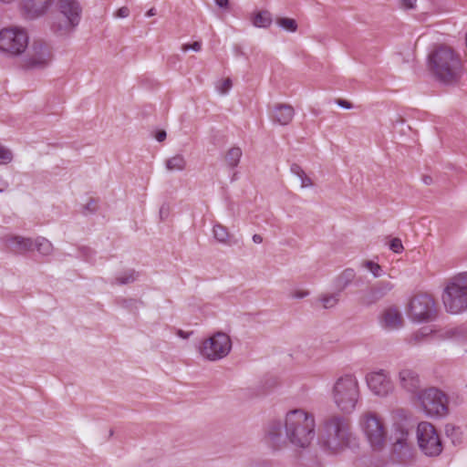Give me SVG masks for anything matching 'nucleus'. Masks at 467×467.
<instances>
[{"instance_id": "nucleus-1", "label": "nucleus", "mask_w": 467, "mask_h": 467, "mask_svg": "<svg viewBox=\"0 0 467 467\" xmlns=\"http://www.w3.org/2000/svg\"><path fill=\"white\" fill-rule=\"evenodd\" d=\"M315 419L311 413L296 409L286 413L285 420H271L265 431V442L274 450H281L288 442L306 448L315 437Z\"/></svg>"}, {"instance_id": "nucleus-2", "label": "nucleus", "mask_w": 467, "mask_h": 467, "mask_svg": "<svg viewBox=\"0 0 467 467\" xmlns=\"http://www.w3.org/2000/svg\"><path fill=\"white\" fill-rule=\"evenodd\" d=\"M428 68L434 79L445 86L458 84L463 75L460 54L444 44L437 45L429 53Z\"/></svg>"}, {"instance_id": "nucleus-3", "label": "nucleus", "mask_w": 467, "mask_h": 467, "mask_svg": "<svg viewBox=\"0 0 467 467\" xmlns=\"http://www.w3.org/2000/svg\"><path fill=\"white\" fill-rule=\"evenodd\" d=\"M355 441L349 418L333 414L325 419L320 436V444L325 450L337 453L355 444Z\"/></svg>"}, {"instance_id": "nucleus-4", "label": "nucleus", "mask_w": 467, "mask_h": 467, "mask_svg": "<svg viewBox=\"0 0 467 467\" xmlns=\"http://www.w3.org/2000/svg\"><path fill=\"white\" fill-rule=\"evenodd\" d=\"M442 302L451 314H462L467 310V272L460 273L448 281Z\"/></svg>"}, {"instance_id": "nucleus-5", "label": "nucleus", "mask_w": 467, "mask_h": 467, "mask_svg": "<svg viewBox=\"0 0 467 467\" xmlns=\"http://www.w3.org/2000/svg\"><path fill=\"white\" fill-rule=\"evenodd\" d=\"M332 396L337 407L345 413H351L359 399L358 383L352 375H345L337 379Z\"/></svg>"}, {"instance_id": "nucleus-6", "label": "nucleus", "mask_w": 467, "mask_h": 467, "mask_svg": "<svg viewBox=\"0 0 467 467\" xmlns=\"http://www.w3.org/2000/svg\"><path fill=\"white\" fill-rule=\"evenodd\" d=\"M409 318L412 321H435L441 317V307L429 294L414 295L406 308Z\"/></svg>"}, {"instance_id": "nucleus-7", "label": "nucleus", "mask_w": 467, "mask_h": 467, "mask_svg": "<svg viewBox=\"0 0 467 467\" xmlns=\"http://www.w3.org/2000/svg\"><path fill=\"white\" fill-rule=\"evenodd\" d=\"M359 424L372 450L381 451L386 446L388 437L383 420L377 413L366 411L360 416Z\"/></svg>"}, {"instance_id": "nucleus-8", "label": "nucleus", "mask_w": 467, "mask_h": 467, "mask_svg": "<svg viewBox=\"0 0 467 467\" xmlns=\"http://www.w3.org/2000/svg\"><path fill=\"white\" fill-rule=\"evenodd\" d=\"M418 400L428 416L443 417L448 413L447 395L435 387L420 391Z\"/></svg>"}, {"instance_id": "nucleus-9", "label": "nucleus", "mask_w": 467, "mask_h": 467, "mask_svg": "<svg viewBox=\"0 0 467 467\" xmlns=\"http://www.w3.org/2000/svg\"><path fill=\"white\" fill-rule=\"evenodd\" d=\"M232 348L230 337L223 332H216L202 341L199 352L204 358L215 361L226 357Z\"/></svg>"}, {"instance_id": "nucleus-10", "label": "nucleus", "mask_w": 467, "mask_h": 467, "mask_svg": "<svg viewBox=\"0 0 467 467\" xmlns=\"http://www.w3.org/2000/svg\"><path fill=\"white\" fill-rule=\"evenodd\" d=\"M417 440L420 451L429 457H435L442 451V442L435 427L421 421L417 427Z\"/></svg>"}, {"instance_id": "nucleus-11", "label": "nucleus", "mask_w": 467, "mask_h": 467, "mask_svg": "<svg viewBox=\"0 0 467 467\" xmlns=\"http://www.w3.org/2000/svg\"><path fill=\"white\" fill-rule=\"evenodd\" d=\"M28 45V36L24 30L6 28L0 31V50L11 55H20Z\"/></svg>"}, {"instance_id": "nucleus-12", "label": "nucleus", "mask_w": 467, "mask_h": 467, "mask_svg": "<svg viewBox=\"0 0 467 467\" xmlns=\"http://www.w3.org/2000/svg\"><path fill=\"white\" fill-rule=\"evenodd\" d=\"M462 334V330L460 327H446L441 330L432 326H424L411 334L408 341L410 344H418L428 339L458 338Z\"/></svg>"}, {"instance_id": "nucleus-13", "label": "nucleus", "mask_w": 467, "mask_h": 467, "mask_svg": "<svg viewBox=\"0 0 467 467\" xmlns=\"http://www.w3.org/2000/svg\"><path fill=\"white\" fill-rule=\"evenodd\" d=\"M58 9L66 18L64 24L52 25V29L56 33H62L67 28L77 26L80 21L81 8L76 0H58Z\"/></svg>"}, {"instance_id": "nucleus-14", "label": "nucleus", "mask_w": 467, "mask_h": 467, "mask_svg": "<svg viewBox=\"0 0 467 467\" xmlns=\"http://www.w3.org/2000/svg\"><path fill=\"white\" fill-rule=\"evenodd\" d=\"M49 47L42 40H35L24 61L23 67L26 69L43 68L51 60Z\"/></svg>"}, {"instance_id": "nucleus-15", "label": "nucleus", "mask_w": 467, "mask_h": 467, "mask_svg": "<svg viewBox=\"0 0 467 467\" xmlns=\"http://www.w3.org/2000/svg\"><path fill=\"white\" fill-rule=\"evenodd\" d=\"M408 439V431L400 430L396 432L391 449V459L394 462L407 463L412 458V445Z\"/></svg>"}, {"instance_id": "nucleus-16", "label": "nucleus", "mask_w": 467, "mask_h": 467, "mask_svg": "<svg viewBox=\"0 0 467 467\" xmlns=\"http://www.w3.org/2000/svg\"><path fill=\"white\" fill-rule=\"evenodd\" d=\"M366 379L369 389L378 396L386 397L393 390L390 378L382 369L368 374Z\"/></svg>"}, {"instance_id": "nucleus-17", "label": "nucleus", "mask_w": 467, "mask_h": 467, "mask_svg": "<svg viewBox=\"0 0 467 467\" xmlns=\"http://www.w3.org/2000/svg\"><path fill=\"white\" fill-rule=\"evenodd\" d=\"M394 285L389 281H380L362 293L359 303L363 306H371L393 289Z\"/></svg>"}, {"instance_id": "nucleus-18", "label": "nucleus", "mask_w": 467, "mask_h": 467, "mask_svg": "<svg viewBox=\"0 0 467 467\" xmlns=\"http://www.w3.org/2000/svg\"><path fill=\"white\" fill-rule=\"evenodd\" d=\"M4 3H10L14 0H1ZM54 0H19L21 9L27 18L34 19L44 15Z\"/></svg>"}, {"instance_id": "nucleus-19", "label": "nucleus", "mask_w": 467, "mask_h": 467, "mask_svg": "<svg viewBox=\"0 0 467 467\" xmlns=\"http://www.w3.org/2000/svg\"><path fill=\"white\" fill-rule=\"evenodd\" d=\"M399 381L400 387L412 394H419L420 388V379L416 371L410 368H403L399 372Z\"/></svg>"}, {"instance_id": "nucleus-20", "label": "nucleus", "mask_w": 467, "mask_h": 467, "mask_svg": "<svg viewBox=\"0 0 467 467\" xmlns=\"http://www.w3.org/2000/svg\"><path fill=\"white\" fill-rule=\"evenodd\" d=\"M33 239L20 235H10L6 237L5 244L9 250L17 254H25L34 251Z\"/></svg>"}, {"instance_id": "nucleus-21", "label": "nucleus", "mask_w": 467, "mask_h": 467, "mask_svg": "<svg viewBox=\"0 0 467 467\" xmlns=\"http://www.w3.org/2000/svg\"><path fill=\"white\" fill-rule=\"evenodd\" d=\"M294 115L295 109L291 105L279 103L274 107L271 119L275 123L285 126L291 122Z\"/></svg>"}, {"instance_id": "nucleus-22", "label": "nucleus", "mask_w": 467, "mask_h": 467, "mask_svg": "<svg viewBox=\"0 0 467 467\" xmlns=\"http://www.w3.org/2000/svg\"><path fill=\"white\" fill-rule=\"evenodd\" d=\"M213 237L218 243L232 246L237 244L238 241L232 235L228 229L221 223H215L213 227Z\"/></svg>"}, {"instance_id": "nucleus-23", "label": "nucleus", "mask_w": 467, "mask_h": 467, "mask_svg": "<svg viewBox=\"0 0 467 467\" xmlns=\"http://www.w3.org/2000/svg\"><path fill=\"white\" fill-rule=\"evenodd\" d=\"M116 302L119 306L134 315H136L138 310L144 305L141 300L125 297H119L116 299Z\"/></svg>"}, {"instance_id": "nucleus-24", "label": "nucleus", "mask_w": 467, "mask_h": 467, "mask_svg": "<svg viewBox=\"0 0 467 467\" xmlns=\"http://www.w3.org/2000/svg\"><path fill=\"white\" fill-rule=\"evenodd\" d=\"M272 16L269 11L262 10L255 13L252 18V23L256 27L266 28L272 24Z\"/></svg>"}, {"instance_id": "nucleus-25", "label": "nucleus", "mask_w": 467, "mask_h": 467, "mask_svg": "<svg viewBox=\"0 0 467 467\" xmlns=\"http://www.w3.org/2000/svg\"><path fill=\"white\" fill-rule=\"evenodd\" d=\"M356 273L352 268L345 269L337 278L338 291L342 292L355 278Z\"/></svg>"}, {"instance_id": "nucleus-26", "label": "nucleus", "mask_w": 467, "mask_h": 467, "mask_svg": "<svg viewBox=\"0 0 467 467\" xmlns=\"http://www.w3.org/2000/svg\"><path fill=\"white\" fill-rule=\"evenodd\" d=\"M34 250H36L40 254L47 256L53 251L52 244L45 237H37L33 241Z\"/></svg>"}, {"instance_id": "nucleus-27", "label": "nucleus", "mask_w": 467, "mask_h": 467, "mask_svg": "<svg viewBox=\"0 0 467 467\" xmlns=\"http://www.w3.org/2000/svg\"><path fill=\"white\" fill-rule=\"evenodd\" d=\"M139 275H140L139 272H136L133 269H129V270L123 272L119 276H116L115 280L112 282V284L119 285L131 284L138 279Z\"/></svg>"}, {"instance_id": "nucleus-28", "label": "nucleus", "mask_w": 467, "mask_h": 467, "mask_svg": "<svg viewBox=\"0 0 467 467\" xmlns=\"http://www.w3.org/2000/svg\"><path fill=\"white\" fill-rule=\"evenodd\" d=\"M445 434L453 445H458L462 441V432L461 428L453 424L448 423L445 425Z\"/></svg>"}, {"instance_id": "nucleus-29", "label": "nucleus", "mask_w": 467, "mask_h": 467, "mask_svg": "<svg viewBox=\"0 0 467 467\" xmlns=\"http://www.w3.org/2000/svg\"><path fill=\"white\" fill-rule=\"evenodd\" d=\"M242 154V150L239 147H232L229 149L225 154V161L228 167H237L240 162Z\"/></svg>"}, {"instance_id": "nucleus-30", "label": "nucleus", "mask_w": 467, "mask_h": 467, "mask_svg": "<svg viewBox=\"0 0 467 467\" xmlns=\"http://www.w3.org/2000/svg\"><path fill=\"white\" fill-rule=\"evenodd\" d=\"M296 467H321V465L315 455L300 454L297 457Z\"/></svg>"}, {"instance_id": "nucleus-31", "label": "nucleus", "mask_w": 467, "mask_h": 467, "mask_svg": "<svg viewBox=\"0 0 467 467\" xmlns=\"http://www.w3.org/2000/svg\"><path fill=\"white\" fill-rule=\"evenodd\" d=\"M186 167V161L182 155H175L166 161V168L169 171H182Z\"/></svg>"}, {"instance_id": "nucleus-32", "label": "nucleus", "mask_w": 467, "mask_h": 467, "mask_svg": "<svg viewBox=\"0 0 467 467\" xmlns=\"http://www.w3.org/2000/svg\"><path fill=\"white\" fill-rule=\"evenodd\" d=\"M381 321H403L402 314L396 306H391L384 311Z\"/></svg>"}, {"instance_id": "nucleus-33", "label": "nucleus", "mask_w": 467, "mask_h": 467, "mask_svg": "<svg viewBox=\"0 0 467 467\" xmlns=\"http://www.w3.org/2000/svg\"><path fill=\"white\" fill-rule=\"evenodd\" d=\"M276 24L287 32H296L297 30V23L295 19L289 17H279Z\"/></svg>"}, {"instance_id": "nucleus-34", "label": "nucleus", "mask_w": 467, "mask_h": 467, "mask_svg": "<svg viewBox=\"0 0 467 467\" xmlns=\"http://www.w3.org/2000/svg\"><path fill=\"white\" fill-rule=\"evenodd\" d=\"M362 266L367 268L374 277H380L384 274L382 267L373 261L366 260L362 263Z\"/></svg>"}, {"instance_id": "nucleus-35", "label": "nucleus", "mask_w": 467, "mask_h": 467, "mask_svg": "<svg viewBox=\"0 0 467 467\" xmlns=\"http://www.w3.org/2000/svg\"><path fill=\"white\" fill-rule=\"evenodd\" d=\"M341 296V292L337 291L334 294L325 296L321 298V302L323 304V306L325 308H330L333 307L339 300V297Z\"/></svg>"}, {"instance_id": "nucleus-36", "label": "nucleus", "mask_w": 467, "mask_h": 467, "mask_svg": "<svg viewBox=\"0 0 467 467\" xmlns=\"http://www.w3.org/2000/svg\"><path fill=\"white\" fill-rule=\"evenodd\" d=\"M80 256L87 262H92L95 256V251L89 247L83 246L79 248Z\"/></svg>"}, {"instance_id": "nucleus-37", "label": "nucleus", "mask_w": 467, "mask_h": 467, "mask_svg": "<svg viewBox=\"0 0 467 467\" xmlns=\"http://www.w3.org/2000/svg\"><path fill=\"white\" fill-rule=\"evenodd\" d=\"M389 249L396 254H400L404 249L401 240L398 237L392 238L389 242Z\"/></svg>"}, {"instance_id": "nucleus-38", "label": "nucleus", "mask_w": 467, "mask_h": 467, "mask_svg": "<svg viewBox=\"0 0 467 467\" xmlns=\"http://www.w3.org/2000/svg\"><path fill=\"white\" fill-rule=\"evenodd\" d=\"M12 152L9 150L0 146V163H8L12 161Z\"/></svg>"}, {"instance_id": "nucleus-39", "label": "nucleus", "mask_w": 467, "mask_h": 467, "mask_svg": "<svg viewBox=\"0 0 467 467\" xmlns=\"http://www.w3.org/2000/svg\"><path fill=\"white\" fill-rule=\"evenodd\" d=\"M97 210H98L97 201L93 198H90L89 201L88 202V203L83 207L82 213L84 214H87L88 213H94Z\"/></svg>"}, {"instance_id": "nucleus-40", "label": "nucleus", "mask_w": 467, "mask_h": 467, "mask_svg": "<svg viewBox=\"0 0 467 467\" xmlns=\"http://www.w3.org/2000/svg\"><path fill=\"white\" fill-rule=\"evenodd\" d=\"M182 49L184 52H186V51H188L190 49L198 52V51H200L202 49V43L199 42V41H194L192 44H184V45H182Z\"/></svg>"}, {"instance_id": "nucleus-41", "label": "nucleus", "mask_w": 467, "mask_h": 467, "mask_svg": "<svg viewBox=\"0 0 467 467\" xmlns=\"http://www.w3.org/2000/svg\"><path fill=\"white\" fill-rule=\"evenodd\" d=\"M232 86H233V83H232L231 78H227L223 80L222 85L219 87V91L222 94H225L232 88Z\"/></svg>"}, {"instance_id": "nucleus-42", "label": "nucleus", "mask_w": 467, "mask_h": 467, "mask_svg": "<svg viewBox=\"0 0 467 467\" xmlns=\"http://www.w3.org/2000/svg\"><path fill=\"white\" fill-rule=\"evenodd\" d=\"M299 178L301 180L302 188L309 187L313 184L312 180L305 173V171L299 176Z\"/></svg>"}, {"instance_id": "nucleus-43", "label": "nucleus", "mask_w": 467, "mask_h": 467, "mask_svg": "<svg viewBox=\"0 0 467 467\" xmlns=\"http://www.w3.org/2000/svg\"><path fill=\"white\" fill-rule=\"evenodd\" d=\"M403 323H383V328L387 331L400 329L402 327Z\"/></svg>"}, {"instance_id": "nucleus-44", "label": "nucleus", "mask_w": 467, "mask_h": 467, "mask_svg": "<svg viewBox=\"0 0 467 467\" xmlns=\"http://www.w3.org/2000/svg\"><path fill=\"white\" fill-rule=\"evenodd\" d=\"M336 102L339 107L346 109H350L353 108V104L350 101L343 99H337Z\"/></svg>"}, {"instance_id": "nucleus-45", "label": "nucleus", "mask_w": 467, "mask_h": 467, "mask_svg": "<svg viewBox=\"0 0 467 467\" xmlns=\"http://www.w3.org/2000/svg\"><path fill=\"white\" fill-rule=\"evenodd\" d=\"M130 15V9L127 6H122L119 9H118L116 13V16L119 18H125L129 16Z\"/></svg>"}, {"instance_id": "nucleus-46", "label": "nucleus", "mask_w": 467, "mask_h": 467, "mask_svg": "<svg viewBox=\"0 0 467 467\" xmlns=\"http://www.w3.org/2000/svg\"><path fill=\"white\" fill-rule=\"evenodd\" d=\"M290 171L293 174L296 175V176H300L303 174L304 171L303 169L300 167V165H298L297 163H293L290 167Z\"/></svg>"}, {"instance_id": "nucleus-47", "label": "nucleus", "mask_w": 467, "mask_h": 467, "mask_svg": "<svg viewBox=\"0 0 467 467\" xmlns=\"http://www.w3.org/2000/svg\"><path fill=\"white\" fill-rule=\"evenodd\" d=\"M168 215H169V206L166 204L161 205L160 208L161 220V221L165 220L168 217Z\"/></svg>"}, {"instance_id": "nucleus-48", "label": "nucleus", "mask_w": 467, "mask_h": 467, "mask_svg": "<svg viewBox=\"0 0 467 467\" xmlns=\"http://www.w3.org/2000/svg\"><path fill=\"white\" fill-rule=\"evenodd\" d=\"M417 0H401V5L403 7L408 9H412L415 7Z\"/></svg>"}, {"instance_id": "nucleus-49", "label": "nucleus", "mask_w": 467, "mask_h": 467, "mask_svg": "<svg viewBox=\"0 0 467 467\" xmlns=\"http://www.w3.org/2000/svg\"><path fill=\"white\" fill-rule=\"evenodd\" d=\"M166 131L161 130L157 131L155 138L158 141L161 142L166 139Z\"/></svg>"}, {"instance_id": "nucleus-50", "label": "nucleus", "mask_w": 467, "mask_h": 467, "mask_svg": "<svg viewBox=\"0 0 467 467\" xmlns=\"http://www.w3.org/2000/svg\"><path fill=\"white\" fill-rule=\"evenodd\" d=\"M201 310L203 314V317H209L212 312V306L210 305H205Z\"/></svg>"}, {"instance_id": "nucleus-51", "label": "nucleus", "mask_w": 467, "mask_h": 467, "mask_svg": "<svg viewBox=\"0 0 467 467\" xmlns=\"http://www.w3.org/2000/svg\"><path fill=\"white\" fill-rule=\"evenodd\" d=\"M176 334H177L180 337H182V338L185 339V338H188V337H190V335H191V334H192V331H191V332H185V331H183V330H182V329H178V330L176 331Z\"/></svg>"}, {"instance_id": "nucleus-52", "label": "nucleus", "mask_w": 467, "mask_h": 467, "mask_svg": "<svg viewBox=\"0 0 467 467\" xmlns=\"http://www.w3.org/2000/svg\"><path fill=\"white\" fill-rule=\"evenodd\" d=\"M215 3L221 8H227L229 5V0H215Z\"/></svg>"}, {"instance_id": "nucleus-53", "label": "nucleus", "mask_w": 467, "mask_h": 467, "mask_svg": "<svg viewBox=\"0 0 467 467\" xmlns=\"http://www.w3.org/2000/svg\"><path fill=\"white\" fill-rule=\"evenodd\" d=\"M8 187V183L0 178V192H3Z\"/></svg>"}, {"instance_id": "nucleus-54", "label": "nucleus", "mask_w": 467, "mask_h": 467, "mask_svg": "<svg viewBox=\"0 0 467 467\" xmlns=\"http://www.w3.org/2000/svg\"><path fill=\"white\" fill-rule=\"evenodd\" d=\"M308 295V292H301V291H298V292H296L293 296L294 297H296V298H304L305 296H306Z\"/></svg>"}, {"instance_id": "nucleus-55", "label": "nucleus", "mask_w": 467, "mask_h": 467, "mask_svg": "<svg viewBox=\"0 0 467 467\" xmlns=\"http://www.w3.org/2000/svg\"><path fill=\"white\" fill-rule=\"evenodd\" d=\"M253 241L255 244H261L263 242V237L260 234H254L253 235Z\"/></svg>"}, {"instance_id": "nucleus-56", "label": "nucleus", "mask_w": 467, "mask_h": 467, "mask_svg": "<svg viewBox=\"0 0 467 467\" xmlns=\"http://www.w3.org/2000/svg\"><path fill=\"white\" fill-rule=\"evenodd\" d=\"M422 181L426 185H430L432 183V178L429 175H424L422 177Z\"/></svg>"}, {"instance_id": "nucleus-57", "label": "nucleus", "mask_w": 467, "mask_h": 467, "mask_svg": "<svg viewBox=\"0 0 467 467\" xmlns=\"http://www.w3.org/2000/svg\"><path fill=\"white\" fill-rule=\"evenodd\" d=\"M156 15V10L154 8H150L147 13H146V16H155Z\"/></svg>"}, {"instance_id": "nucleus-58", "label": "nucleus", "mask_w": 467, "mask_h": 467, "mask_svg": "<svg viewBox=\"0 0 467 467\" xmlns=\"http://www.w3.org/2000/svg\"><path fill=\"white\" fill-rule=\"evenodd\" d=\"M234 49H235V53H236V55H243V52H242V50H241V47H240L236 46V47H234Z\"/></svg>"}, {"instance_id": "nucleus-59", "label": "nucleus", "mask_w": 467, "mask_h": 467, "mask_svg": "<svg viewBox=\"0 0 467 467\" xmlns=\"http://www.w3.org/2000/svg\"><path fill=\"white\" fill-rule=\"evenodd\" d=\"M113 434H114V431H113V430H110V431H109V437L113 436Z\"/></svg>"}]
</instances>
